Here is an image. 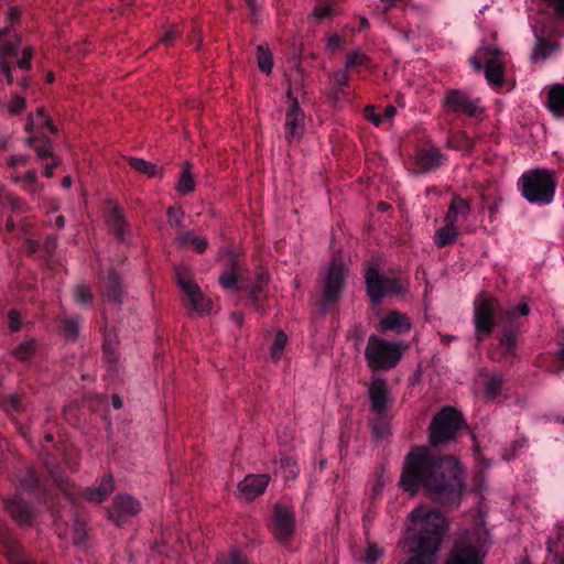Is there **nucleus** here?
<instances>
[{"label":"nucleus","mask_w":564,"mask_h":564,"mask_svg":"<svg viewBox=\"0 0 564 564\" xmlns=\"http://www.w3.org/2000/svg\"><path fill=\"white\" fill-rule=\"evenodd\" d=\"M346 283V269L344 258L340 251L334 253L329 265L327 267L322 288V299L319 303V312L325 315L332 305H335L344 291Z\"/></svg>","instance_id":"obj_6"},{"label":"nucleus","mask_w":564,"mask_h":564,"mask_svg":"<svg viewBox=\"0 0 564 564\" xmlns=\"http://www.w3.org/2000/svg\"><path fill=\"white\" fill-rule=\"evenodd\" d=\"M410 518L419 525L414 535L415 551L419 554L410 557L403 564H437L435 554L448 530L446 517L440 511L421 506L411 512Z\"/></svg>","instance_id":"obj_2"},{"label":"nucleus","mask_w":564,"mask_h":564,"mask_svg":"<svg viewBox=\"0 0 564 564\" xmlns=\"http://www.w3.org/2000/svg\"><path fill=\"white\" fill-rule=\"evenodd\" d=\"M334 80L338 86H346L349 82V76L346 69H338L334 73Z\"/></svg>","instance_id":"obj_61"},{"label":"nucleus","mask_w":564,"mask_h":564,"mask_svg":"<svg viewBox=\"0 0 564 564\" xmlns=\"http://www.w3.org/2000/svg\"><path fill=\"white\" fill-rule=\"evenodd\" d=\"M485 77L492 85H501L505 80V72L502 65L492 58L485 64Z\"/></svg>","instance_id":"obj_31"},{"label":"nucleus","mask_w":564,"mask_h":564,"mask_svg":"<svg viewBox=\"0 0 564 564\" xmlns=\"http://www.w3.org/2000/svg\"><path fill=\"white\" fill-rule=\"evenodd\" d=\"M115 480L111 474L102 477L100 484L95 487H88L82 491V497L88 502L101 503L115 491Z\"/></svg>","instance_id":"obj_21"},{"label":"nucleus","mask_w":564,"mask_h":564,"mask_svg":"<svg viewBox=\"0 0 564 564\" xmlns=\"http://www.w3.org/2000/svg\"><path fill=\"white\" fill-rule=\"evenodd\" d=\"M193 234L191 231L184 232L176 238V242L181 248L187 247L188 243H191Z\"/></svg>","instance_id":"obj_64"},{"label":"nucleus","mask_w":564,"mask_h":564,"mask_svg":"<svg viewBox=\"0 0 564 564\" xmlns=\"http://www.w3.org/2000/svg\"><path fill=\"white\" fill-rule=\"evenodd\" d=\"M365 118L372 122L375 126H379L382 121L381 117L376 113L373 106H366L364 109Z\"/></svg>","instance_id":"obj_57"},{"label":"nucleus","mask_w":564,"mask_h":564,"mask_svg":"<svg viewBox=\"0 0 564 564\" xmlns=\"http://www.w3.org/2000/svg\"><path fill=\"white\" fill-rule=\"evenodd\" d=\"M270 475H247L238 485V489L247 500H252L262 495L270 482Z\"/></svg>","instance_id":"obj_17"},{"label":"nucleus","mask_w":564,"mask_h":564,"mask_svg":"<svg viewBox=\"0 0 564 564\" xmlns=\"http://www.w3.org/2000/svg\"><path fill=\"white\" fill-rule=\"evenodd\" d=\"M73 544L76 546L84 545L88 540L87 523L80 519H75L73 523Z\"/></svg>","instance_id":"obj_36"},{"label":"nucleus","mask_w":564,"mask_h":564,"mask_svg":"<svg viewBox=\"0 0 564 564\" xmlns=\"http://www.w3.org/2000/svg\"><path fill=\"white\" fill-rule=\"evenodd\" d=\"M26 144L35 151L40 160L54 159L53 143L47 137L31 135L26 139Z\"/></svg>","instance_id":"obj_26"},{"label":"nucleus","mask_w":564,"mask_h":564,"mask_svg":"<svg viewBox=\"0 0 564 564\" xmlns=\"http://www.w3.org/2000/svg\"><path fill=\"white\" fill-rule=\"evenodd\" d=\"M0 406L7 412L9 410H12L14 412H21L23 410L21 397L17 393L9 395L8 403H6L3 398L0 397Z\"/></svg>","instance_id":"obj_46"},{"label":"nucleus","mask_w":564,"mask_h":564,"mask_svg":"<svg viewBox=\"0 0 564 564\" xmlns=\"http://www.w3.org/2000/svg\"><path fill=\"white\" fill-rule=\"evenodd\" d=\"M36 341L29 339L20 343L12 351L13 357L21 362L29 361L36 351Z\"/></svg>","instance_id":"obj_33"},{"label":"nucleus","mask_w":564,"mask_h":564,"mask_svg":"<svg viewBox=\"0 0 564 564\" xmlns=\"http://www.w3.org/2000/svg\"><path fill=\"white\" fill-rule=\"evenodd\" d=\"M3 544L8 547V551L12 556H18L21 550V545L18 541L12 540L10 538H6L2 540Z\"/></svg>","instance_id":"obj_60"},{"label":"nucleus","mask_w":564,"mask_h":564,"mask_svg":"<svg viewBox=\"0 0 564 564\" xmlns=\"http://www.w3.org/2000/svg\"><path fill=\"white\" fill-rule=\"evenodd\" d=\"M411 322L406 314L399 311H390L379 321V330L384 333L392 330L397 334H404L411 329Z\"/></svg>","instance_id":"obj_22"},{"label":"nucleus","mask_w":564,"mask_h":564,"mask_svg":"<svg viewBox=\"0 0 564 564\" xmlns=\"http://www.w3.org/2000/svg\"><path fill=\"white\" fill-rule=\"evenodd\" d=\"M547 107L557 117H564V85H553L547 91Z\"/></svg>","instance_id":"obj_28"},{"label":"nucleus","mask_w":564,"mask_h":564,"mask_svg":"<svg viewBox=\"0 0 564 564\" xmlns=\"http://www.w3.org/2000/svg\"><path fill=\"white\" fill-rule=\"evenodd\" d=\"M192 164L188 161L183 163V172L178 178L176 189L181 195H186L195 189V182L191 172Z\"/></svg>","instance_id":"obj_30"},{"label":"nucleus","mask_w":564,"mask_h":564,"mask_svg":"<svg viewBox=\"0 0 564 564\" xmlns=\"http://www.w3.org/2000/svg\"><path fill=\"white\" fill-rule=\"evenodd\" d=\"M503 378L499 375H489L485 386V397L488 401H494L501 392Z\"/></svg>","instance_id":"obj_34"},{"label":"nucleus","mask_w":564,"mask_h":564,"mask_svg":"<svg viewBox=\"0 0 564 564\" xmlns=\"http://www.w3.org/2000/svg\"><path fill=\"white\" fill-rule=\"evenodd\" d=\"M129 165L135 171L147 174L150 177L161 176L163 170L158 165L140 158H129Z\"/></svg>","instance_id":"obj_32"},{"label":"nucleus","mask_w":564,"mask_h":564,"mask_svg":"<svg viewBox=\"0 0 564 564\" xmlns=\"http://www.w3.org/2000/svg\"><path fill=\"white\" fill-rule=\"evenodd\" d=\"M54 484L66 495H70V484L67 479V477L61 475V474H52Z\"/></svg>","instance_id":"obj_54"},{"label":"nucleus","mask_w":564,"mask_h":564,"mask_svg":"<svg viewBox=\"0 0 564 564\" xmlns=\"http://www.w3.org/2000/svg\"><path fill=\"white\" fill-rule=\"evenodd\" d=\"M443 106L447 112L463 113L469 118L475 117L480 110L469 96L460 89L447 90Z\"/></svg>","instance_id":"obj_12"},{"label":"nucleus","mask_w":564,"mask_h":564,"mask_svg":"<svg viewBox=\"0 0 564 564\" xmlns=\"http://www.w3.org/2000/svg\"><path fill=\"white\" fill-rule=\"evenodd\" d=\"M370 58L366 54H364L360 50H356L348 54L345 66L346 69L357 65L368 66Z\"/></svg>","instance_id":"obj_43"},{"label":"nucleus","mask_w":564,"mask_h":564,"mask_svg":"<svg viewBox=\"0 0 564 564\" xmlns=\"http://www.w3.org/2000/svg\"><path fill=\"white\" fill-rule=\"evenodd\" d=\"M57 247V239L56 237H47L45 240H44V243H43V250L46 252L47 256H51L55 249Z\"/></svg>","instance_id":"obj_63"},{"label":"nucleus","mask_w":564,"mask_h":564,"mask_svg":"<svg viewBox=\"0 0 564 564\" xmlns=\"http://www.w3.org/2000/svg\"><path fill=\"white\" fill-rule=\"evenodd\" d=\"M105 204L107 210L106 224L116 238L119 241H122L123 230L127 226V220L122 214V209L111 199H107Z\"/></svg>","instance_id":"obj_20"},{"label":"nucleus","mask_w":564,"mask_h":564,"mask_svg":"<svg viewBox=\"0 0 564 564\" xmlns=\"http://www.w3.org/2000/svg\"><path fill=\"white\" fill-rule=\"evenodd\" d=\"M367 393L370 402V411L380 419H386L393 402L387 379L373 378L368 384Z\"/></svg>","instance_id":"obj_11"},{"label":"nucleus","mask_w":564,"mask_h":564,"mask_svg":"<svg viewBox=\"0 0 564 564\" xmlns=\"http://www.w3.org/2000/svg\"><path fill=\"white\" fill-rule=\"evenodd\" d=\"M181 37V33L175 30H169L164 35H162L158 43L164 44L166 46L172 45L173 41Z\"/></svg>","instance_id":"obj_58"},{"label":"nucleus","mask_w":564,"mask_h":564,"mask_svg":"<svg viewBox=\"0 0 564 564\" xmlns=\"http://www.w3.org/2000/svg\"><path fill=\"white\" fill-rule=\"evenodd\" d=\"M141 507L138 500L129 495L118 494L115 496L111 506L108 508V519L121 525L127 517H133L140 511Z\"/></svg>","instance_id":"obj_13"},{"label":"nucleus","mask_w":564,"mask_h":564,"mask_svg":"<svg viewBox=\"0 0 564 564\" xmlns=\"http://www.w3.org/2000/svg\"><path fill=\"white\" fill-rule=\"evenodd\" d=\"M501 311V304L495 296L481 292L474 307V325L477 334L491 335L496 326L495 315Z\"/></svg>","instance_id":"obj_9"},{"label":"nucleus","mask_w":564,"mask_h":564,"mask_svg":"<svg viewBox=\"0 0 564 564\" xmlns=\"http://www.w3.org/2000/svg\"><path fill=\"white\" fill-rule=\"evenodd\" d=\"M241 268L240 260L231 254L228 260V269L219 278L220 285L225 289L236 288L237 291L247 290L242 282L238 284Z\"/></svg>","instance_id":"obj_23"},{"label":"nucleus","mask_w":564,"mask_h":564,"mask_svg":"<svg viewBox=\"0 0 564 564\" xmlns=\"http://www.w3.org/2000/svg\"><path fill=\"white\" fill-rule=\"evenodd\" d=\"M20 484L29 492H36L42 488L41 480L33 468H28V475L20 480Z\"/></svg>","instance_id":"obj_41"},{"label":"nucleus","mask_w":564,"mask_h":564,"mask_svg":"<svg viewBox=\"0 0 564 564\" xmlns=\"http://www.w3.org/2000/svg\"><path fill=\"white\" fill-rule=\"evenodd\" d=\"M59 328L63 336L67 339L75 340L79 335V325L74 318L62 319Z\"/></svg>","instance_id":"obj_38"},{"label":"nucleus","mask_w":564,"mask_h":564,"mask_svg":"<svg viewBox=\"0 0 564 564\" xmlns=\"http://www.w3.org/2000/svg\"><path fill=\"white\" fill-rule=\"evenodd\" d=\"M382 551L376 544L368 543L366 553H365V562L368 564H373L381 556Z\"/></svg>","instance_id":"obj_52"},{"label":"nucleus","mask_w":564,"mask_h":564,"mask_svg":"<svg viewBox=\"0 0 564 564\" xmlns=\"http://www.w3.org/2000/svg\"><path fill=\"white\" fill-rule=\"evenodd\" d=\"M499 343L501 346L506 347L507 354L513 356L514 355V348L517 345V334L511 328H505L502 332V335L499 339Z\"/></svg>","instance_id":"obj_42"},{"label":"nucleus","mask_w":564,"mask_h":564,"mask_svg":"<svg viewBox=\"0 0 564 564\" xmlns=\"http://www.w3.org/2000/svg\"><path fill=\"white\" fill-rule=\"evenodd\" d=\"M75 297L78 302H80L83 304H90L93 301V294H91L90 290L86 285H83V284H79L76 286Z\"/></svg>","instance_id":"obj_49"},{"label":"nucleus","mask_w":564,"mask_h":564,"mask_svg":"<svg viewBox=\"0 0 564 564\" xmlns=\"http://www.w3.org/2000/svg\"><path fill=\"white\" fill-rule=\"evenodd\" d=\"M305 113L301 109L299 101H293V105H290L286 113H285V129L286 134L285 138L289 143H292L294 140H300L305 131Z\"/></svg>","instance_id":"obj_15"},{"label":"nucleus","mask_w":564,"mask_h":564,"mask_svg":"<svg viewBox=\"0 0 564 564\" xmlns=\"http://www.w3.org/2000/svg\"><path fill=\"white\" fill-rule=\"evenodd\" d=\"M334 14H336L335 9L329 4L315 7L312 12V15L316 19V21H322Z\"/></svg>","instance_id":"obj_50"},{"label":"nucleus","mask_w":564,"mask_h":564,"mask_svg":"<svg viewBox=\"0 0 564 564\" xmlns=\"http://www.w3.org/2000/svg\"><path fill=\"white\" fill-rule=\"evenodd\" d=\"M286 344H288V336H286V334L282 329H279L275 333L273 345L271 347V358L274 361H278V360L281 359Z\"/></svg>","instance_id":"obj_37"},{"label":"nucleus","mask_w":564,"mask_h":564,"mask_svg":"<svg viewBox=\"0 0 564 564\" xmlns=\"http://www.w3.org/2000/svg\"><path fill=\"white\" fill-rule=\"evenodd\" d=\"M257 63L259 69L269 75L273 67V57L268 46L259 45L257 47Z\"/></svg>","instance_id":"obj_35"},{"label":"nucleus","mask_w":564,"mask_h":564,"mask_svg":"<svg viewBox=\"0 0 564 564\" xmlns=\"http://www.w3.org/2000/svg\"><path fill=\"white\" fill-rule=\"evenodd\" d=\"M408 345L403 341H387L371 335L365 349L368 367L373 371L393 369L401 360Z\"/></svg>","instance_id":"obj_3"},{"label":"nucleus","mask_w":564,"mask_h":564,"mask_svg":"<svg viewBox=\"0 0 564 564\" xmlns=\"http://www.w3.org/2000/svg\"><path fill=\"white\" fill-rule=\"evenodd\" d=\"M175 281L184 293V306L188 314L194 312L200 316L208 315L213 308L212 300L206 296L199 285L193 279L192 272L187 268L175 269Z\"/></svg>","instance_id":"obj_7"},{"label":"nucleus","mask_w":564,"mask_h":564,"mask_svg":"<svg viewBox=\"0 0 564 564\" xmlns=\"http://www.w3.org/2000/svg\"><path fill=\"white\" fill-rule=\"evenodd\" d=\"M166 214H167L169 221L171 223V225H173L176 228H181L182 227L183 218H184V212H183V209L181 207L170 206L167 208Z\"/></svg>","instance_id":"obj_48"},{"label":"nucleus","mask_w":564,"mask_h":564,"mask_svg":"<svg viewBox=\"0 0 564 564\" xmlns=\"http://www.w3.org/2000/svg\"><path fill=\"white\" fill-rule=\"evenodd\" d=\"M465 424L463 414L456 408L443 406L433 415L427 427L430 445L438 446L454 441Z\"/></svg>","instance_id":"obj_5"},{"label":"nucleus","mask_w":564,"mask_h":564,"mask_svg":"<svg viewBox=\"0 0 564 564\" xmlns=\"http://www.w3.org/2000/svg\"><path fill=\"white\" fill-rule=\"evenodd\" d=\"M280 465L288 479H293L299 474L297 463L290 456H282L280 458Z\"/></svg>","instance_id":"obj_44"},{"label":"nucleus","mask_w":564,"mask_h":564,"mask_svg":"<svg viewBox=\"0 0 564 564\" xmlns=\"http://www.w3.org/2000/svg\"><path fill=\"white\" fill-rule=\"evenodd\" d=\"M105 295L109 303L113 304L117 308L122 304V284L121 278L115 270H109L107 281L105 284Z\"/></svg>","instance_id":"obj_24"},{"label":"nucleus","mask_w":564,"mask_h":564,"mask_svg":"<svg viewBox=\"0 0 564 564\" xmlns=\"http://www.w3.org/2000/svg\"><path fill=\"white\" fill-rule=\"evenodd\" d=\"M372 434L376 438H382L389 434L388 425L384 422V419H380L377 416L370 423Z\"/></svg>","instance_id":"obj_47"},{"label":"nucleus","mask_w":564,"mask_h":564,"mask_svg":"<svg viewBox=\"0 0 564 564\" xmlns=\"http://www.w3.org/2000/svg\"><path fill=\"white\" fill-rule=\"evenodd\" d=\"M269 282L268 272L260 270L257 273L254 284L248 291V299L251 306L261 315L265 314L263 302L267 299L265 289Z\"/></svg>","instance_id":"obj_19"},{"label":"nucleus","mask_w":564,"mask_h":564,"mask_svg":"<svg viewBox=\"0 0 564 564\" xmlns=\"http://www.w3.org/2000/svg\"><path fill=\"white\" fill-rule=\"evenodd\" d=\"M422 485L442 506H458L465 489L464 469L454 456L436 457L421 447L406 455L400 486L415 492Z\"/></svg>","instance_id":"obj_1"},{"label":"nucleus","mask_w":564,"mask_h":564,"mask_svg":"<svg viewBox=\"0 0 564 564\" xmlns=\"http://www.w3.org/2000/svg\"><path fill=\"white\" fill-rule=\"evenodd\" d=\"M191 245L193 246L195 251H197L198 253H203L207 249L208 241L204 237L193 236Z\"/></svg>","instance_id":"obj_59"},{"label":"nucleus","mask_w":564,"mask_h":564,"mask_svg":"<svg viewBox=\"0 0 564 564\" xmlns=\"http://www.w3.org/2000/svg\"><path fill=\"white\" fill-rule=\"evenodd\" d=\"M442 153L437 148H427L419 151L416 155L417 164L424 172L430 171L441 164Z\"/></svg>","instance_id":"obj_27"},{"label":"nucleus","mask_w":564,"mask_h":564,"mask_svg":"<svg viewBox=\"0 0 564 564\" xmlns=\"http://www.w3.org/2000/svg\"><path fill=\"white\" fill-rule=\"evenodd\" d=\"M451 142L456 149L466 152H470L475 145L474 140L463 131H458L457 133H455L452 137Z\"/></svg>","instance_id":"obj_40"},{"label":"nucleus","mask_w":564,"mask_h":564,"mask_svg":"<svg viewBox=\"0 0 564 564\" xmlns=\"http://www.w3.org/2000/svg\"><path fill=\"white\" fill-rule=\"evenodd\" d=\"M269 528L278 543L285 545L291 542L296 531L295 513L292 507L280 502L274 503Z\"/></svg>","instance_id":"obj_10"},{"label":"nucleus","mask_w":564,"mask_h":564,"mask_svg":"<svg viewBox=\"0 0 564 564\" xmlns=\"http://www.w3.org/2000/svg\"><path fill=\"white\" fill-rule=\"evenodd\" d=\"M445 564H482V560L476 546L457 542L449 551Z\"/></svg>","instance_id":"obj_16"},{"label":"nucleus","mask_w":564,"mask_h":564,"mask_svg":"<svg viewBox=\"0 0 564 564\" xmlns=\"http://www.w3.org/2000/svg\"><path fill=\"white\" fill-rule=\"evenodd\" d=\"M9 26L0 30V65H8L10 64L9 59L18 56L20 39L4 40L3 37L9 35Z\"/></svg>","instance_id":"obj_25"},{"label":"nucleus","mask_w":564,"mask_h":564,"mask_svg":"<svg viewBox=\"0 0 564 564\" xmlns=\"http://www.w3.org/2000/svg\"><path fill=\"white\" fill-rule=\"evenodd\" d=\"M30 158L29 155H11L8 160V165L10 167H17L18 165H24L29 162Z\"/></svg>","instance_id":"obj_62"},{"label":"nucleus","mask_w":564,"mask_h":564,"mask_svg":"<svg viewBox=\"0 0 564 564\" xmlns=\"http://www.w3.org/2000/svg\"><path fill=\"white\" fill-rule=\"evenodd\" d=\"M217 564H249L247 557L238 550H230L228 553H220L216 558Z\"/></svg>","instance_id":"obj_39"},{"label":"nucleus","mask_w":564,"mask_h":564,"mask_svg":"<svg viewBox=\"0 0 564 564\" xmlns=\"http://www.w3.org/2000/svg\"><path fill=\"white\" fill-rule=\"evenodd\" d=\"M529 313H530V307L527 302H522L519 305H517V307L510 308V310H507L503 312V314L510 318H513L517 315L527 316V315H529Z\"/></svg>","instance_id":"obj_53"},{"label":"nucleus","mask_w":564,"mask_h":564,"mask_svg":"<svg viewBox=\"0 0 564 564\" xmlns=\"http://www.w3.org/2000/svg\"><path fill=\"white\" fill-rule=\"evenodd\" d=\"M25 108V99L23 97L17 96L12 99L11 104L8 107L10 115L14 116L23 111Z\"/></svg>","instance_id":"obj_55"},{"label":"nucleus","mask_w":564,"mask_h":564,"mask_svg":"<svg viewBox=\"0 0 564 564\" xmlns=\"http://www.w3.org/2000/svg\"><path fill=\"white\" fill-rule=\"evenodd\" d=\"M522 196L529 202L540 205L550 204L555 195L556 178L554 172L535 169L520 177Z\"/></svg>","instance_id":"obj_4"},{"label":"nucleus","mask_w":564,"mask_h":564,"mask_svg":"<svg viewBox=\"0 0 564 564\" xmlns=\"http://www.w3.org/2000/svg\"><path fill=\"white\" fill-rule=\"evenodd\" d=\"M459 235L457 226L444 225L435 232V245L442 249L456 242Z\"/></svg>","instance_id":"obj_29"},{"label":"nucleus","mask_w":564,"mask_h":564,"mask_svg":"<svg viewBox=\"0 0 564 564\" xmlns=\"http://www.w3.org/2000/svg\"><path fill=\"white\" fill-rule=\"evenodd\" d=\"M365 284L372 304H380L387 295H401L406 291L400 279L381 276L378 262H371L368 265L365 272Z\"/></svg>","instance_id":"obj_8"},{"label":"nucleus","mask_w":564,"mask_h":564,"mask_svg":"<svg viewBox=\"0 0 564 564\" xmlns=\"http://www.w3.org/2000/svg\"><path fill=\"white\" fill-rule=\"evenodd\" d=\"M449 207L455 212V214L463 215L464 217L468 216L470 213V205L468 200L458 195L453 197Z\"/></svg>","instance_id":"obj_45"},{"label":"nucleus","mask_w":564,"mask_h":564,"mask_svg":"<svg viewBox=\"0 0 564 564\" xmlns=\"http://www.w3.org/2000/svg\"><path fill=\"white\" fill-rule=\"evenodd\" d=\"M9 328L18 332L21 328V316L18 311L10 310L8 313Z\"/></svg>","instance_id":"obj_56"},{"label":"nucleus","mask_w":564,"mask_h":564,"mask_svg":"<svg viewBox=\"0 0 564 564\" xmlns=\"http://www.w3.org/2000/svg\"><path fill=\"white\" fill-rule=\"evenodd\" d=\"M33 57V50L31 46H26L22 51V57L17 62L20 69L29 70L31 68V61Z\"/></svg>","instance_id":"obj_51"},{"label":"nucleus","mask_w":564,"mask_h":564,"mask_svg":"<svg viewBox=\"0 0 564 564\" xmlns=\"http://www.w3.org/2000/svg\"><path fill=\"white\" fill-rule=\"evenodd\" d=\"M3 503L4 509L18 525L28 528L33 525L35 511L21 496L7 498Z\"/></svg>","instance_id":"obj_14"},{"label":"nucleus","mask_w":564,"mask_h":564,"mask_svg":"<svg viewBox=\"0 0 564 564\" xmlns=\"http://www.w3.org/2000/svg\"><path fill=\"white\" fill-rule=\"evenodd\" d=\"M119 344L118 335L115 328L108 329V318L106 314H104V358L107 364L113 365L111 370L117 373V364L119 361V354L117 350V346Z\"/></svg>","instance_id":"obj_18"}]
</instances>
